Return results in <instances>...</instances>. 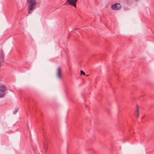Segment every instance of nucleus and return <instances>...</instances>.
<instances>
[{
	"mask_svg": "<svg viewBox=\"0 0 154 154\" xmlns=\"http://www.w3.org/2000/svg\"><path fill=\"white\" fill-rule=\"evenodd\" d=\"M28 4V14H29L32 12L35 8L36 6V1L35 0H27Z\"/></svg>",
	"mask_w": 154,
	"mask_h": 154,
	"instance_id": "f257e3e1",
	"label": "nucleus"
},
{
	"mask_svg": "<svg viewBox=\"0 0 154 154\" xmlns=\"http://www.w3.org/2000/svg\"><path fill=\"white\" fill-rule=\"evenodd\" d=\"M7 90V88L5 85L3 84L0 86V98L4 96Z\"/></svg>",
	"mask_w": 154,
	"mask_h": 154,
	"instance_id": "f03ea898",
	"label": "nucleus"
},
{
	"mask_svg": "<svg viewBox=\"0 0 154 154\" xmlns=\"http://www.w3.org/2000/svg\"><path fill=\"white\" fill-rule=\"evenodd\" d=\"M111 8L113 10H120L122 6L120 4L117 3L112 5Z\"/></svg>",
	"mask_w": 154,
	"mask_h": 154,
	"instance_id": "7ed1b4c3",
	"label": "nucleus"
},
{
	"mask_svg": "<svg viewBox=\"0 0 154 154\" xmlns=\"http://www.w3.org/2000/svg\"><path fill=\"white\" fill-rule=\"evenodd\" d=\"M78 0H67L66 2L70 5H71L76 8V3Z\"/></svg>",
	"mask_w": 154,
	"mask_h": 154,
	"instance_id": "20e7f679",
	"label": "nucleus"
},
{
	"mask_svg": "<svg viewBox=\"0 0 154 154\" xmlns=\"http://www.w3.org/2000/svg\"><path fill=\"white\" fill-rule=\"evenodd\" d=\"M61 70L60 67H58L57 71V75L59 78H61Z\"/></svg>",
	"mask_w": 154,
	"mask_h": 154,
	"instance_id": "39448f33",
	"label": "nucleus"
},
{
	"mask_svg": "<svg viewBox=\"0 0 154 154\" xmlns=\"http://www.w3.org/2000/svg\"><path fill=\"white\" fill-rule=\"evenodd\" d=\"M4 59V52L1 50L0 51V61H2Z\"/></svg>",
	"mask_w": 154,
	"mask_h": 154,
	"instance_id": "423d86ee",
	"label": "nucleus"
},
{
	"mask_svg": "<svg viewBox=\"0 0 154 154\" xmlns=\"http://www.w3.org/2000/svg\"><path fill=\"white\" fill-rule=\"evenodd\" d=\"M139 108L138 105H136V110H135V115H137V117L138 118L139 113Z\"/></svg>",
	"mask_w": 154,
	"mask_h": 154,
	"instance_id": "0eeeda50",
	"label": "nucleus"
},
{
	"mask_svg": "<svg viewBox=\"0 0 154 154\" xmlns=\"http://www.w3.org/2000/svg\"><path fill=\"white\" fill-rule=\"evenodd\" d=\"M80 72H81V74H83V75H85V73L83 71L81 70L80 71Z\"/></svg>",
	"mask_w": 154,
	"mask_h": 154,
	"instance_id": "6e6552de",
	"label": "nucleus"
},
{
	"mask_svg": "<svg viewBox=\"0 0 154 154\" xmlns=\"http://www.w3.org/2000/svg\"><path fill=\"white\" fill-rule=\"evenodd\" d=\"M17 111V110H16L15 111H14V113H16Z\"/></svg>",
	"mask_w": 154,
	"mask_h": 154,
	"instance_id": "1a4fd4ad",
	"label": "nucleus"
},
{
	"mask_svg": "<svg viewBox=\"0 0 154 154\" xmlns=\"http://www.w3.org/2000/svg\"><path fill=\"white\" fill-rule=\"evenodd\" d=\"M138 0H135V1H137Z\"/></svg>",
	"mask_w": 154,
	"mask_h": 154,
	"instance_id": "9d476101",
	"label": "nucleus"
},
{
	"mask_svg": "<svg viewBox=\"0 0 154 154\" xmlns=\"http://www.w3.org/2000/svg\"><path fill=\"white\" fill-rule=\"evenodd\" d=\"M26 16H28V14H27Z\"/></svg>",
	"mask_w": 154,
	"mask_h": 154,
	"instance_id": "9b49d317",
	"label": "nucleus"
}]
</instances>
